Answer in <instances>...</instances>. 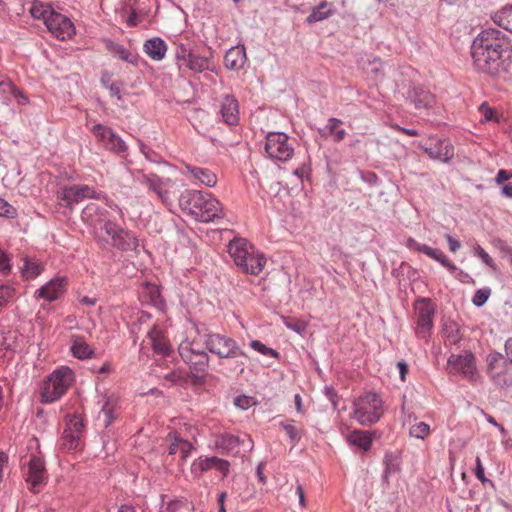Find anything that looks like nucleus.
Masks as SVG:
<instances>
[{
  "label": "nucleus",
  "instance_id": "f257e3e1",
  "mask_svg": "<svg viewBox=\"0 0 512 512\" xmlns=\"http://www.w3.org/2000/svg\"><path fill=\"white\" fill-rule=\"evenodd\" d=\"M508 43L495 29L482 31L472 43V59L475 68L485 74L497 76L506 70L505 57H509Z\"/></svg>",
  "mask_w": 512,
  "mask_h": 512
},
{
  "label": "nucleus",
  "instance_id": "f03ea898",
  "mask_svg": "<svg viewBox=\"0 0 512 512\" xmlns=\"http://www.w3.org/2000/svg\"><path fill=\"white\" fill-rule=\"evenodd\" d=\"M181 210L200 222H211L223 216L222 204L211 193L185 190L179 197Z\"/></svg>",
  "mask_w": 512,
  "mask_h": 512
},
{
  "label": "nucleus",
  "instance_id": "7ed1b4c3",
  "mask_svg": "<svg viewBox=\"0 0 512 512\" xmlns=\"http://www.w3.org/2000/svg\"><path fill=\"white\" fill-rule=\"evenodd\" d=\"M56 198L58 200V205L61 208H64L62 213L65 216L72 214L74 206L86 199L105 200L107 206L118 210L122 218L124 216L121 208L113 201L109 200L106 194L98 193L94 187L86 184H72L63 186L57 191Z\"/></svg>",
  "mask_w": 512,
  "mask_h": 512
},
{
  "label": "nucleus",
  "instance_id": "20e7f679",
  "mask_svg": "<svg viewBox=\"0 0 512 512\" xmlns=\"http://www.w3.org/2000/svg\"><path fill=\"white\" fill-rule=\"evenodd\" d=\"M182 361L189 367L193 383H203L208 375L210 356L199 342L183 340L178 346Z\"/></svg>",
  "mask_w": 512,
  "mask_h": 512
},
{
  "label": "nucleus",
  "instance_id": "39448f33",
  "mask_svg": "<svg viewBox=\"0 0 512 512\" xmlns=\"http://www.w3.org/2000/svg\"><path fill=\"white\" fill-rule=\"evenodd\" d=\"M73 381L74 373L69 367L62 366L54 370L44 384L41 392V401L44 403L57 401L66 393Z\"/></svg>",
  "mask_w": 512,
  "mask_h": 512
},
{
  "label": "nucleus",
  "instance_id": "423d86ee",
  "mask_svg": "<svg viewBox=\"0 0 512 512\" xmlns=\"http://www.w3.org/2000/svg\"><path fill=\"white\" fill-rule=\"evenodd\" d=\"M382 400L375 393H367L355 404L354 418L362 425L376 423L383 415Z\"/></svg>",
  "mask_w": 512,
  "mask_h": 512
},
{
  "label": "nucleus",
  "instance_id": "0eeeda50",
  "mask_svg": "<svg viewBox=\"0 0 512 512\" xmlns=\"http://www.w3.org/2000/svg\"><path fill=\"white\" fill-rule=\"evenodd\" d=\"M203 346H205L211 354L221 359H233L246 356V353L233 338L220 333L213 332L211 335H206V342Z\"/></svg>",
  "mask_w": 512,
  "mask_h": 512
},
{
  "label": "nucleus",
  "instance_id": "6e6552de",
  "mask_svg": "<svg viewBox=\"0 0 512 512\" xmlns=\"http://www.w3.org/2000/svg\"><path fill=\"white\" fill-rule=\"evenodd\" d=\"M110 238L111 245L122 252H137L139 240L133 231H130L115 221L106 222L103 229Z\"/></svg>",
  "mask_w": 512,
  "mask_h": 512
},
{
  "label": "nucleus",
  "instance_id": "1a4fd4ad",
  "mask_svg": "<svg viewBox=\"0 0 512 512\" xmlns=\"http://www.w3.org/2000/svg\"><path fill=\"white\" fill-rule=\"evenodd\" d=\"M283 132H270L266 136L265 151L272 159L286 162L293 156L294 149Z\"/></svg>",
  "mask_w": 512,
  "mask_h": 512
},
{
  "label": "nucleus",
  "instance_id": "9d476101",
  "mask_svg": "<svg viewBox=\"0 0 512 512\" xmlns=\"http://www.w3.org/2000/svg\"><path fill=\"white\" fill-rule=\"evenodd\" d=\"M23 475L26 483L29 485V489L33 493H38L42 485L47 481L44 460L40 456L32 454L26 465H24Z\"/></svg>",
  "mask_w": 512,
  "mask_h": 512
},
{
  "label": "nucleus",
  "instance_id": "9b49d317",
  "mask_svg": "<svg viewBox=\"0 0 512 512\" xmlns=\"http://www.w3.org/2000/svg\"><path fill=\"white\" fill-rule=\"evenodd\" d=\"M415 311L417 319L416 334L419 337L426 338L433 327L435 307L431 300L423 298L416 301Z\"/></svg>",
  "mask_w": 512,
  "mask_h": 512
},
{
  "label": "nucleus",
  "instance_id": "f8f14e48",
  "mask_svg": "<svg viewBox=\"0 0 512 512\" xmlns=\"http://www.w3.org/2000/svg\"><path fill=\"white\" fill-rule=\"evenodd\" d=\"M137 180L147 186L149 191L154 192L163 203L170 201V188L173 186L170 178L160 177L155 173H140Z\"/></svg>",
  "mask_w": 512,
  "mask_h": 512
},
{
  "label": "nucleus",
  "instance_id": "ddd939ff",
  "mask_svg": "<svg viewBox=\"0 0 512 512\" xmlns=\"http://www.w3.org/2000/svg\"><path fill=\"white\" fill-rule=\"evenodd\" d=\"M45 25L47 29L60 40H66L75 33V27L72 21L67 16L54 10L48 13Z\"/></svg>",
  "mask_w": 512,
  "mask_h": 512
},
{
  "label": "nucleus",
  "instance_id": "4468645a",
  "mask_svg": "<svg viewBox=\"0 0 512 512\" xmlns=\"http://www.w3.org/2000/svg\"><path fill=\"white\" fill-rule=\"evenodd\" d=\"M448 366L452 373L461 374L468 380H474L476 377L475 357L469 351L452 354L448 358Z\"/></svg>",
  "mask_w": 512,
  "mask_h": 512
},
{
  "label": "nucleus",
  "instance_id": "2eb2a0df",
  "mask_svg": "<svg viewBox=\"0 0 512 512\" xmlns=\"http://www.w3.org/2000/svg\"><path fill=\"white\" fill-rule=\"evenodd\" d=\"M92 133L105 144V147L113 153L124 154L128 150L125 141L110 127L96 124L92 127Z\"/></svg>",
  "mask_w": 512,
  "mask_h": 512
},
{
  "label": "nucleus",
  "instance_id": "dca6fc26",
  "mask_svg": "<svg viewBox=\"0 0 512 512\" xmlns=\"http://www.w3.org/2000/svg\"><path fill=\"white\" fill-rule=\"evenodd\" d=\"M214 445L221 454L237 453L239 446L252 448V439L244 434L243 438L231 433H219L215 436Z\"/></svg>",
  "mask_w": 512,
  "mask_h": 512
},
{
  "label": "nucleus",
  "instance_id": "f3484780",
  "mask_svg": "<svg viewBox=\"0 0 512 512\" xmlns=\"http://www.w3.org/2000/svg\"><path fill=\"white\" fill-rule=\"evenodd\" d=\"M82 221L94 228L100 227L102 230L105 228L106 222H111L109 212L100 207L96 203L87 204L81 212Z\"/></svg>",
  "mask_w": 512,
  "mask_h": 512
},
{
  "label": "nucleus",
  "instance_id": "a211bd4d",
  "mask_svg": "<svg viewBox=\"0 0 512 512\" xmlns=\"http://www.w3.org/2000/svg\"><path fill=\"white\" fill-rule=\"evenodd\" d=\"M67 278L55 277L48 281L45 285L41 286L35 292L37 299L42 298L48 302H53L59 299L66 291Z\"/></svg>",
  "mask_w": 512,
  "mask_h": 512
},
{
  "label": "nucleus",
  "instance_id": "6ab92c4d",
  "mask_svg": "<svg viewBox=\"0 0 512 512\" xmlns=\"http://www.w3.org/2000/svg\"><path fill=\"white\" fill-rule=\"evenodd\" d=\"M406 247L412 251L421 252L428 257L436 260L450 271L456 270V266L446 257L443 251L439 249H433L426 244H420L413 238H408L406 241Z\"/></svg>",
  "mask_w": 512,
  "mask_h": 512
},
{
  "label": "nucleus",
  "instance_id": "aec40b11",
  "mask_svg": "<svg viewBox=\"0 0 512 512\" xmlns=\"http://www.w3.org/2000/svg\"><path fill=\"white\" fill-rule=\"evenodd\" d=\"M424 152L434 160L449 162L454 157V147L447 139L431 140L429 146L424 147Z\"/></svg>",
  "mask_w": 512,
  "mask_h": 512
},
{
  "label": "nucleus",
  "instance_id": "412c9836",
  "mask_svg": "<svg viewBox=\"0 0 512 512\" xmlns=\"http://www.w3.org/2000/svg\"><path fill=\"white\" fill-rule=\"evenodd\" d=\"M184 67H186L194 73L213 71L214 62L212 50L209 48L203 54L193 52L192 55L187 60V62L184 64Z\"/></svg>",
  "mask_w": 512,
  "mask_h": 512
},
{
  "label": "nucleus",
  "instance_id": "4be33fe9",
  "mask_svg": "<svg viewBox=\"0 0 512 512\" xmlns=\"http://www.w3.org/2000/svg\"><path fill=\"white\" fill-rule=\"evenodd\" d=\"M408 99L417 110H430L436 105L435 96L423 87H413L409 91Z\"/></svg>",
  "mask_w": 512,
  "mask_h": 512
},
{
  "label": "nucleus",
  "instance_id": "5701e85b",
  "mask_svg": "<svg viewBox=\"0 0 512 512\" xmlns=\"http://www.w3.org/2000/svg\"><path fill=\"white\" fill-rule=\"evenodd\" d=\"M243 260L237 267L246 274L258 275L266 265V258L263 254L258 253L255 248Z\"/></svg>",
  "mask_w": 512,
  "mask_h": 512
},
{
  "label": "nucleus",
  "instance_id": "b1692460",
  "mask_svg": "<svg viewBox=\"0 0 512 512\" xmlns=\"http://www.w3.org/2000/svg\"><path fill=\"white\" fill-rule=\"evenodd\" d=\"M243 260L237 267L246 274L258 275L266 265V258L263 254L258 253L255 248Z\"/></svg>",
  "mask_w": 512,
  "mask_h": 512
},
{
  "label": "nucleus",
  "instance_id": "393cba45",
  "mask_svg": "<svg viewBox=\"0 0 512 512\" xmlns=\"http://www.w3.org/2000/svg\"><path fill=\"white\" fill-rule=\"evenodd\" d=\"M246 61L247 55L244 45L231 47L224 56V66L229 70L238 71L242 69Z\"/></svg>",
  "mask_w": 512,
  "mask_h": 512
},
{
  "label": "nucleus",
  "instance_id": "a878e982",
  "mask_svg": "<svg viewBox=\"0 0 512 512\" xmlns=\"http://www.w3.org/2000/svg\"><path fill=\"white\" fill-rule=\"evenodd\" d=\"M220 113L225 123L228 125H236L239 121L237 99L232 95H226L221 102Z\"/></svg>",
  "mask_w": 512,
  "mask_h": 512
},
{
  "label": "nucleus",
  "instance_id": "bb28decb",
  "mask_svg": "<svg viewBox=\"0 0 512 512\" xmlns=\"http://www.w3.org/2000/svg\"><path fill=\"white\" fill-rule=\"evenodd\" d=\"M185 170L191 177L207 187H214L217 184V175L209 168L185 164Z\"/></svg>",
  "mask_w": 512,
  "mask_h": 512
},
{
  "label": "nucleus",
  "instance_id": "cd10ccee",
  "mask_svg": "<svg viewBox=\"0 0 512 512\" xmlns=\"http://www.w3.org/2000/svg\"><path fill=\"white\" fill-rule=\"evenodd\" d=\"M70 352L73 357L79 360L91 359L95 356L94 349L80 335H72Z\"/></svg>",
  "mask_w": 512,
  "mask_h": 512
},
{
  "label": "nucleus",
  "instance_id": "c85d7f7f",
  "mask_svg": "<svg viewBox=\"0 0 512 512\" xmlns=\"http://www.w3.org/2000/svg\"><path fill=\"white\" fill-rule=\"evenodd\" d=\"M254 248L245 238H235L230 242L228 252L237 266Z\"/></svg>",
  "mask_w": 512,
  "mask_h": 512
},
{
  "label": "nucleus",
  "instance_id": "c756f323",
  "mask_svg": "<svg viewBox=\"0 0 512 512\" xmlns=\"http://www.w3.org/2000/svg\"><path fill=\"white\" fill-rule=\"evenodd\" d=\"M118 397L114 394H105L100 414L103 415V424L109 427L117 417Z\"/></svg>",
  "mask_w": 512,
  "mask_h": 512
},
{
  "label": "nucleus",
  "instance_id": "7c9ffc66",
  "mask_svg": "<svg viewBox=\"0 0 512 512\" xmlns=\"http://www.w3.org/2000/svg\"><path fill=\"white\" fill-rule=\"evenodd\" d=\"M143 49L150 59L161 61L166 55L167 45L162 38L153 37L145 41Z\"/></svg>",
  "mask_w": 512,
  "mask_h": 512
},
{
  "label": "nucleus",
  "instance_id": "2f4dec72",
  "mask_svg": "<svg viewBox=\"0 0 512 512\" xmlns=\"http://www.w3.org/2000/svg\"><path fill=\"white\" fill-rule=\"evenodd\" d=\"M105 47L106 49L114 56L118 57L119 59L130 63L134 66L138 65L139 62V56L137 54L132 53L128 49H126L122 44H119L117 42H114L112 40H105Z\"/></svg>",
  "mask_w": 512,
  "mask_h": 512
},
{
  "label": "nucleus",
  "instance_id": "473e14b6",
  "mask_svg": "<svg viewBox=\"0 0 512 512\" xmlns=\"http://www.w3.org/2000/svg\"><path fill=\"white\" fill-rule=\"evenodd\" d=\"M143 298L155 308L163 311L166 307L164 298L161 295L160 287L156 284L146 282L142 289Z\"/></svg>",
  "mask_w": 512,
  "mask_h": 512
},
{
  "label": "nucleus",
  "instance_id": "72a5a7b5",
  "mask_svg": "<svg viewBox=\"0 0 512 512\" xmlns=\"http://www.w3.org/2000/svg\"><path fill=\"white\" fill-rule=\"evenodd\" d=\"M147 337L150 340L151 346L155 353L161 355H168L170 352V345L167 339L162 334V331L156 326L150 328L147 332Z\"/></svg>",
  "mask_w": 512,
  "mask_h": 512
},
{
  "label": "nucleus",
  "instance_id": "f704fd0d",
  "mask_svg": "<svg viewBox=\"0 0 512 512\" xmlns=\"http://www.w3.org/2000/svg\"><path fill=\"white\" fill-rule=\"evenodd\" d=\"M342 122L336 118H330L328 124L323 128H318V133L322 138L332 137L334 141L339 142L344 139L346 132L341 128Z\"/></svg>",
  "mask_w": 512,
  "mask_h": 512
},
{
  "label": "nucleus",
  "instance_id": "c9c22d12",
  "mask_svg": "<svg viewBox=\"0 0 512 512\" xmlns=\"http://www.w3.org/2000/svg\"><path fill=\"white\" fill-rule=\"evenodd\" d=\"M493 22L504 30L512 33V4L505 5L492 16Z\"/></svg>",
  "mask_w": 512,
  "mask_h": 512
},
{
  "label": "nucleus",
  "instance_id": "e433bc0d",
  "mask_svg": "<svg viewBox=\"0 0 512 512\" xmlns=\"http://www.w3.org/2000/svg\"><path fill=\"white\" fill-rule=\"evenodd\" d=\"M376 432L354 430V447H357L363 451H368L375 439Z\"/></svg>",
  "mask_w": 512,
  "mask_h": 512
},
{
  "label": "nucleus",
  "instance_id": "4c0bfd02",
  "mask_svg": "<svg viewBox=\"0 0 512 512\" xmlns=\"http://www.w3.org/2000/svg\"><path fill=\"white\" fill-rule=\"evenodd\" d=\"M23 261L24 264L21 268V273L22 276L26 279H34L37 276H39L44 270L43 264L39 263L38 261H35L28 257H25Z\"/></svg>",
  "mask_w": 512,
  "mask_h": 512
},
{
  "label": "nucleus",
  "instance_id": "58836bf2",
  "mask_svg": "<svg viewBox=\"0 0 512 512\" xmlns=\"http://www.w3.org/2000/svg\"><path fill=\"white\" fill-rule=\"evenodd\" d=\"M218 457L212 456V457H206V458H199L198 460L194 461L191 467V472L199 477L202 475L203 472L208 471L212 468H215V465L217 463Z\"/></svg>",
  "mask_w": 512,
  "mask_h": 512
},
{
  "label": "nucleus",
  "instance_id": "ea45409f",
  "mask_svg": "<svg viewBox=\"0 0 512 512\" xmlns=\"http://www.w3.org/2000/svg\"><path fill=\"white\" fill-rule=\"evenodd\" d=\"M81 435L79 433H73L70 430L64 429L61 439L60 447L64 450H75L80 445Z\"/></svg>",
  "mask_w": 512,
  "mask_h": 512
},
{
  "label": "nucleus",
  "instance_id": "a19ab883",
  "mask_svg": "<svg viewBox=\"0 0 512 512\" xmlns=\"http://www.w3.org/2000/svg\"><path fill=\"white\" fill-rule=\"evenodd\" d=\"M332 11L328 8L326 2L320 3L318 6L314 7L310 15L307 17L306 21L309 24L322 21L328 18L331 15Z\"/></svg>",
  "mask_w": 512,
  "mask_h": 512
},
{
  "label": "nucleus",
  "instance_id": "79ce46f5",
  "mask_svg": "<svg viewBox=\"0 0 512 512\" xmlns=\"http://www.w3.org/2000/svg\"><path fill=\"white\" fill-rule=\"evenodd\" d=\"M443 334L444 337L446 338V341L451 345L458 344L459 341L461 340L459 327L453 321H448L444 324Z\"/></svg>",
  "mask_w": 512,
  "mask_h": 512
},
{
  "label": "nucleus",
  "instance_id": "37998d69",
  "mask_svg": "<svg viewBox=\"0 0 512 512\" xmlns=\"http://www.w3.org/2000/svg\"><path fill=\"white\" fill-rule=\"evenodd\" d=\"M430 426L425 422H417L409 429L410 436L417 439H425L430 434Z\"/></svg>",
  "mask_w": 512,
  "mask_h": 512
},
{
  "label": "nucleus",
  "instance_id": "c03bdc74",
  "mask_svg": "<svg viewBox=\"0 0 512 512\" xmlns=\"http://www.w3.org/2000/svg\"><path fill=\"white\" fill-rule=\"evenodd\" d=\"M250 347L262 355L270 356V357H273L276 359L280 358V353L278 351L266 346L264 343H262L259 340H252L250 342Z\"/></svg>",
  "mask_w": 512,
  "mask_h": 512
},
{
  "label": "nucleus",
  "instance_id": "a18cd8bd",
  "mask_svg": "<svg viewBox=\"0 0 512 512\" xmlns=\"http://www.w3.org/2000/svg\"><path fill=\"white\" fill-rule=\"evenodd\" d=\"M195 330V337L192 339H188V341H195L201 343V345H204L206 342V335H211L213 332L208 329L206 324L204 323H196L194 325Z\"/></svg>",
  "mask_w": 512,
  "mask_h": 512
},
{
  "label": "nucleus",
  "instance_id": "49530a36",
  "mask_svg": "<svg viewBox=\"0 0 512 512\" xmlns=\"http://www.w3.org/2000/svg\"><path fill=\"white\" fill-rule=\"evenodd\" d=\"M18 216L17 209L3 198H0V217L14 219Z\"/></svg>",
  "mask_w": 512,
  "mask_h": 512
},
{
  "label": "nucleus",
  "instance_id": "de8ad7c7",
  "mask_svg": "<svg viewBox=\"0 0 512 512\" xmlns=\"http://www.w3.org/2000/svg\"><path fill=\"white\" fill-rule=\"evenodd\" d=\"M65 429L70 430L73 433H79V435H82L84 429L83 420L79 416L73 415L69 418Z\"/></svg>",
  "mask_w": 512,
  "mask_h": 512
},
{
  "label": "nucleus",
  "instance_id": "09e8293b",
  "mask_svg": "<svg viewBox=\"0 0 512 512\" xmlns=\"http://www.w3.org/2000/svg\"><path fill=\"white\" fill-rule=\"evenodd\" d=\"M368 73L373 74L374 80L378 81L382 79L384 75V64L380 61V59H374L373 62L369 63Z\"/></svg>",
  "mask_w": 512,
  "mask_h": 512
},
{
  "label": "nucleus",
  "instance_id": "8fccbe9b",
  "mask_svg": "<svg viewBox=\"0 0 512 512\" xmlns=\"http://www.w3.org/2000/svg\"><path fill=\"white\" fill-rule=\"evenodd\" d=\"M479 112L482 115V121H498V117L493 108H491L486 102H483L479 106Z\"/></svg>",
  "mask_w": 512,
  "mask_h": 512
},
{
  "label": "nucleus",
  "instance_id": "3c124183",
  "mask_svg": "<svg viewBox=\"0 0 512 512\" xmlns=\"http://www.w3.org/2000/svg\"><path fill=\"white\" fill-rule=\"evenodd\" d=\"M140 151L144 154L145 158L152 163L159 164L163 162V159L160 154H158L148 146L144 145L143 143L140 144Z\"/></svg>",
  "mask_w": 512,
  "mask_h": 512
},
{
  "label": "nucleus",
  "instance_id": "603ef678",
  "mask_svg": "<svg viewBox=\"0 0 512 512\" xmlns=\"http://www.w3.org/2000/svg\"><path fill=\"white\" fill-rule=\"evenodd\" d=\"M194 51H192L190 48L185 46H179L176 50V59L178 61L179 67H183L184 64L187 62L189 57L192 55Z\"/></svg>",
  "mask_w": 512,
  "mask_h": 512
},
{
  "label": "nucleus",
  "instance_id": "864d4df0",
  "mask_svg": "<svg viewBox=\"0 0 512 512\" xmlns=\"http://www.w3.org/2000/svg\"><path fill=\"white\" fill-rule=\"evenodd\" d=\"M475 254L481 259L483 263H485L490 268L496 269L495 262L491 258V256L480 246L476 245L474 248Z\"/></svg>",
  "mask_w": 512,
  "mask_h": 512
},
{
  "label": "nucleus",
  "instance_id": "5fc2aeb1",
  "mask_svg": "<svg viewBox=\"0 0 512 512\" xmlns=\"http://www.w3.org/2000/svg\"><path fill=\"white\" fill-rule=\"evenodd\" d=\"M50 8H44L42 5H32L30 9V13L35 19H43L44 23L46 22V18L48 13L52 12Z\"/></svg>",
  "mask_w": 512,
  "mask_h": 512
},
{
  "label": "nucleus",
  "instance_id": "6e6d98bb",
  "mask_svg": "<svg viewBox=\"0 0 512 512\" xmlns=\"http://www.w3.org/2000/svg\"><path fill=\"white\" fill-rule=\"evenodd\" d=\"M280 426L289 436L291 443L296 444L300 440V432L294 425L280 423Z\"/></svg>",
  "mask_w": 512,
  "mask_h": 512
},
{
  "label": "nucleus",
  "instance_id": "4d7b16f0",
  "mask_svg": "<svg viewBox=\"0 0 512 512\" xmlns=\"http://www.w3.org/2000/svg\"><path fill=\"white\" fill-rule=\"evenodd\" d=\"M490 293V289L477 290L472 299L473 304L478 307L482 306L488 300Z\"/></svg>",
  "mask_w": 512,
  "mask_h": 512
},
{
  "label": "nucleus",
  "instance_id": "13d9d810",
  "mask_svg": "<svg viewBox=\"0 0 512 512\" xmlns=\"http://www.w3.org/2000/svg\"><path fill=\"white\" fill-rule=\"evenodd\" d=\"M14 288L8 284L0 285V307L4 306L13 296Z\"/></svg>",
  "mask_w": 512,
  "mask_h": 512
},
{
  "label": "nucleus",
  "instance_id": "bf43d9fd",
  "mask_svg": "<svg viewBox=\"0 0 512 512\" xmlns=\"http://www.w3.org/2000/svg\"><path fill=\"white\" fill-rule=\"evenodd\" d=\"M11 271L10 257L0 248V273L7 275Z\"/></svg>",
  "mask_w": 512,
  "mask_h": 512
},
{
  "label": "nucleus",
  "instance_id": "052dcab7",
  "mask_svg": "<svg viewBox=\"0 0 512 512\" xmlns=\"http://www.w3.org/2000/svg\"><path fill=\"white\" fill-rule=\"evenodd\" d=\"M324 394L326 398L331 402L332 408L337 409L338 407V395L336 390L332 386H326L324 388Z\"/></svg>",
  "mask_w": 512,
  "mask_h": 512
},
{
  "label": "nucleus",
  "instance_id": "680f3d73",
  "mask_svg": "<svg viewBox=\"0 0 512 512\" xmlns=\"http://www.w3.org/2000/svg\"><path fill=\"white\" fill-rule=\"evenodd\" d=\"M168 437L173 439L169 446L168 454L175 455L176 453L179 452L183 439L177 437L174 433H169Z\"/></svg>",
  "mask_w": 512,
  "mask_h": 512
},
{
  "label": "nucleus",
  "instance_id": "e2e57ef3",
  "mask_svg": "<svg viewBox=\"0 0 512 512\" xmlns=\"http://www.w3.org/2000/svg\"><path fill=\"white\" fill-rule=\"evenodd\" d=\"M107 88L109 89L112 97H116L119 101L122 100L121 90L123 88V82H113L107 86Z\"/></svg>",
  "mask_w": 512,
  "mask_h": 512
},
{
  "label": "nucleus",
  "instance_id": "0e129e2a",
  "mask_svg": "<svg viewBox=\"0 0 512 512\" xmlns=\"http://www.w3.org/2000/svg\"><path fill=\"white\" fill-rule=\"evenodd\" d=\"M230 464L227 460L218 458L217 463L215 465V469L222 473L223 477H226L229 474Z\"/></svg>",
  "mask_w": 512,
  "mask_h": 512
},
{
  "label": "nucleus",
  "instance_id": "69168bd1",
  "mask_svg": "<svg viewBox=\"0 0 512 512\" xmlns=\"http://www.w3.org/2000/svg\"><path fill=\"white\" fill-rule=\"evenodd\" d=\"M475 476L482 483H485L486 481H488V479L485 477L484 467H483L481 459L479 457L476 458Z\"/></svg>",
  "mask_w": 512,
  "mask_h": 512
},
{
  "label": "nucleus",
  "instance_id": "338daca9",
  "mask_svg": "<svg viewBox=\"0 0 512 512\" xmlns=\"http://www.w3.org/2000/svg\"><path fill=\"white\" fill-rule=\"evenodd\" d=\"M492 244L494 247L498 248L499 250L507 253V254H511L512 253V249L511 247L505 242L503 241L502 239H493L492 240Z\"/></svg>",
  "mask_w": 512,
  "mask_h": 512
},
{
  "label": "nucleus",
  "instance_id": "774afa93",
  "mask_svg": "<svg viewBox=\"0 0 512 512\" xmlns=\"http://www.w3.org/2000/svg\"><path fill=\"white\" fill-rule=\"evenodd\" d=\"M191 450H192L191 443L186 440H183L182 444L180 446V450H179V452L181 453V458L183 460H185L189 456Z\"/></svg>",
  "mask_w": 512,
  "mask_h": 512
}]
</instances>
